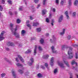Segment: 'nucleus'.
Returning a JSON list of instances; mask_svg holds the SVG:
<instances>
[{
  "instance_id": "nucleus-1",
  "label": "nucleus",
  "mask_w": 78,
  "mask_h": 78,
  "mask_svg": "<svg viewBox=\"0 0 78 78\" xmlns=\"http://www.w3.org/2000/svg\"><path fill=\"white\" fill-rule=\"evenodd\" d=\"M13 26H14V24L11 23L10 24V27L12 28V29H11L12 32L14 33V34L16 38H20V35L18 34H17V33L16 32V31L17 30V27H16L15 29H14L12 28Z\"/></svg>"
},
{
  "instance_id": "nucleus-2",
  "label": "nucleus",
  "mask_w": 78,
  "mask_h": 78,
  "mask_svg": "<svg viewBox=\"0 0 78 78\" xmlns=\"http://www.w3.org/2000/svg\"><path fill=\"white\" fill-rule=\"evenodd\" d=\"M73 49L71 47L67 48V50H69L68 52V54L69 55L68 58L69 59H72V58H73V53L72 52V51Z\"/></svg>"
},
{
  "instance_id": "nucleus-3",
  "label": "nucleus",
  "mask_w": 78,
  "mask_h": 78,
  "mask_svg": "<svg viewBox=\"0 0 78 78\" xmlns=\"http://www.w3.org/2000/svg\"><path fill=\"white\" fill-rule=\"evenodd\" d=\"M4 34H5V31H2L0 34V41L5 39V37H3Z\"/></svg>"
},
{
  "instance_id": "nucleus-4",
  "label": "nucleus",
  "mask_w": 78,
  "mask_h": 78,
  "mask_svg": "<svg viewBox=\"0 0 78 78\" xmlns=\"http://www.w3.org/2000/svg\"><path fill=\"white\" fill-rule=\"evenodd\" d=\"M63 61L65 63V64L66 65V66H67V67H70V65H69V62L66 61V59H63Z\"/></svg>"
},
{
  "instance_id": "nucleus-5",
  "label": "nucleus",
  "mask_w": 78,
  "mask_h": 78,
  "mask_svg": "<svg viewBox=\"0 0 78 78\" xmlns=\"http://www.w3.org/2000/svg\"><path fill=\"white\" fill-rule=\"evenodd\" d=\"M54 62V58L52 57L51 59V62H50V64L51 66H53V62Z\"/></svg>"
},
{
  "instance_id": "nucleus-6",
  "label": "nucleus",
  "mask_w": 78,
  "mask_h": 78,
  "mask_svg": "<svg viewBox=\"0 0 78 78\" xmlns=\"http://www.w3.org/2000/svg\"><path fill=\"white\" fill-rule=\"evenodd\" d=\"M58 66H60L62 68H64V67H65L64 65L61 62H58Z\"/></svg>"
},
{
  "instance_id": "nucleus-7",
  "label": "nucleus",
  "mask_w": 78,
  "mask_h": 78,
  "mask_svg": "<svg viewBox=\"0 0 78 78\" xmlns=\"http://www.w3.org/2000/svg\"><path fill=\"white\" fill-rule=\"evenodd\" d=\"M51 49L53 53H56L57 51H55L54 46H52L51 47Z\"/></svg>"
},
{
  "instance_id": "nucleus-8",
  "label": "nucleus",
  "mask_w": 78,
  "mask_h": 78,
  "mask_svg": "<svg viewBox=\"0 0 78 78\" xmlns=\"http://www.w3.org/2000/svg\"><path fill=\"white\" fill-rule=\"evenodd\" d=\"M12 72L13 77L15 78H16V77H17L16 73L14 71H12Z\"/></svg>"
},
{
  "instance_id": "nucleus-9",
  "label": "nucleus",
  "mask_w": 78,
  "mask_h": 78,
  "mask_svg": "<svg viewBox=\"0 0 78 78\" xmlns=\"http://www.w3.org/2000/svg\"><path fill=\"white\" fill-rule=\"evenodd\" d=\"M18 57L20 59V60L21 62H24V60L23 59V58H22V57H21V56H20L19 55H18Z\"/></svg>"
},
{
  "instance_id": "nucleus-10",
  "label": "nucleus",
  "mask_w": 78,
  "mask_h": 78,
  "mask_svg": "<svg viewBox=\"0 0 78 78\" xmlns=\"http://www.w3.org/2000/svg\"><path fill=\"white\" fill-rule=\"evenodd\" d=\"M63 19V16L61 15L60 17L58 22H61L62 20V19Z\"/></svg>"
},
{
  "instance_id": "nucleus-11",
  "label": "nucleus",
  "mask_w": 78,
  "mask_h": 78,
  "mask_svg": "<svg viewBox=\"0 0 78 78\" xmlns=\"http://www.w3.org/2000/svg\"><path fill=\"white\" fill-rule=\"evenodd\" d=\"M30 61L31 62V63L29 62V65L30 66H31V65L33 64V62H34V59H33V58H31L30 59Z\"/></svg>"
},
{
  "instance_id": "nucleus-12",
  "label": "nucleus",
  "mask_w": 78,
  "mask_h": 78,
  "mask_svg": "<svg viewBox=\"0 0 78 78\" xmlns=\"http://www.w3.org/2000/svg\"><path fill=\"white\" fill-rule=\"evenodd\" d=\"M76 64V66H78V64L76 62H75V61L74 60H73L71 62L72 65H74Z\"/></svg>"
},
{
  "instance_id": "nucleus-13",
  "label": "nucleus",
  "mask_w": 78,
  "mask_h": 78,
  "mask_svg": "<svg viewBox=\"0 0 78 78\" xmlns=\"http://www.w3.org/2000/svg\"><path fill=\"white\" fill-rule=\"evenodd\" d=\"M25 33H26V31H25V30H22L21 31V35L22 36H24Z\"/></svg>"
},
{
  "instance_id": "nucleus-14",
  "label": "nucleus",
  "mask_w": 78,
  "mask_h": 78,
  "mask_svg": "<svg viewBox=\"0 0 78 78\" xmlns=\"http://www.w3.org/2000/svg\"><path fill=\"white\" fill-rule=\"evenodd\" d=\"M65 14L66 16L67 19H69V15H68V12L67 11L66 12Z\"/></svg>"
},
{
  "instance_id": "nucleus-15",
  "label": "nucleus",
  "mask_w": 78,
  "mask_h": 78,
  "mask_svg": "<svg viewBox=\"0 0 78 78\" xmlns=\"http://www.w3.org/2000/svg\"><path fill=\"white\" fill-rule=\"evenodd\" d=\"M65 29H63V31L60 33V35H64V34H65Z\"/></svg>"
},
{
  "instance_id": "nucleus-16",
  "label": "nucleus",
  "mask_w": 78,
  "mask_h": 78,
  "mask_svg": "<svg viewBox=\"0 0 78 78\" xmlns=\"http://www.w3.org/2000/svg\"><path fill=\"white\" fill-rule=\"evenodd\" d=\"M39 25V23L38 22H37L36 23H34L33 24L34 27H36L37 25Z\"/></svg>"
},
{
  "instance_id": "nucleus-17",
  "label": "nucleus",
  "mask_w": 78,
  "mask_h": 78,
  "mask_svg": "<svg viewBox=\"0 0 78 78\" xmlns=\"http://www.w3.org/2000/svg\"><path fill=\"white\" fill-rule=\"evenodd\" d=\"M48 55H44L43 56V59H47V58H48Z\"/></svg>"
},
{
  "instance_id": "nucleus-18",
  "label": "nucleus",
  "mask_w": 78,
  "mask_h": 78,
  "mask_svg": "<svg viewBox=\"0 0 78 78\" xmlns=\"http://www.w3.org/2000/svg\"><path fill=\"white\" fill-rule=\"evenodd\" d=\"M31 52V50L30 49H28L27 50V51L25 52V53L27 54V53H30Z\"/></svg>"
},
{
  "instance_id": "nucleus-19",
  "label": "nucleus",
  "mask_w": 78,
  "mask_h": 78,
  "mask_svg": "<svg viewBox=\"0 0 78 78\" xmlns=\"http://www.w3.org/2000/svg\"><path fill=\"white\" fill-rule=\"evenodd\" d=\"M74 5L76 6L78 4V0H75L74 2Z\"/></svg>"
},
{
  "instance_id": "nucleus-20",
  "label": "nucleus",
  "mask_w": 78,
  "mask_h": 78,
  "mask_svg": "<svg viewBox=\"0 0 78 78\" xmlns=\"http://www.w3.org/2000/svg\"><path fill=\"white\" fill-rule=\"evenodd\" d=\"M41 28H37L36 30L37 32H40V31H41Z\"/></svg>"
},
{
  "instance_id": "nucleus-21",
  "label": "nucleus",
  "mask_w": 78,
  "mask_h": 78,
  "mask_svg": "<svg viewBox=\"0 0 78 78\" xmlns=\"http://www.w3.org/2000/svg\"><path fill=\"white\" fill-rule=\"evenodd\" d=\"M36 49H37V46H35V48L34 50V55H36Z\"/></svg>"
},
{
  "instance_id": "nucleus-22",
  "label": "nucleus",
  "mask_w": 78,
  "mask_h": 78,
  "mask_svg": "<svg viewBox=\"0 0 78 78\" xmlns=\"http://www.w3.org/2000/svg\"><path fill=\"white\" fill-rule=\"evenodd\" d=\"M58 73V69H55L54 71V74H56Z\"/></svg>"
},
{
  "instance_id": "nucleus-23",
  "label": "nucleus",
  "mask_w": 78,
  "mask_h": 78,
  "mask_svg": "<svg viewBox=\"0 0 78 78\" xmlns=\"http://www.w3.org/2000/svg\"><path fill=\"white\" fill-rule=\"evenodd\" d=\"M66 2V1L65 0H62L61 2V5H63L64 3Z\"/></svg>"
},
{
  "instance_id": "nucleus-24",
  "label": "nucleus",
  "mask_w": 78,
  "mask_h": 78,
  "mask_svg": "<svg viewBox=\"0 0 78 78\" xmlns=\"http://www.w3.org/2000/svg\"><path fill=\"white\" fill-rule=\"evenodd\" d=\"M68 3H69V5L71 6L72 5V0H69Z\"/></svg>"
},
{
  "instance_id": "nucleus-25",
  "label": "nucleus",
  "mask_w": 78,
  "mask_h": 78,
  "mask_svg": "<svg viewBox=\"0 0 78 78\" xmlns=\"http://www.w3.org/2000/svg\"><path fill=\"white\" fill-rule=\"evenodd\" d=\"M47 12V10H44L42 11L43 14H45V12Z\"/></svg>"
},
{
  "instance_id": "nucleus-26",
  "label": "nucleus",
  "mask_w": 78,
  "mask_h": 78,
  "mask_svg": "<svg viewBox=\"0 0 78 78\" xmlns=\"http://www.w3.org/2000/svg\"><path fill=\"white\" fill-rule=\"evenodd\" d=\"M40 43L41 44H43L44 42V39H43L41 38V40H40Z\"/></svg>"
},
{
  "instance_id": "nucleus-27",
  "label": "nucleus",
  "mask_w": 78,
  "mask_h": 78,
  "mask_svg": "<svg viewBox=\"0 0 78 78\" xmlns=\"http://www.w3.org/2000/svg\"><path fill=\"white\" fill-rule=\"evenodd\" d=\"M20 22H21V20H20L19 19H17V23H20Z\"/></svg>"
},
{
  "instance_id": "nucleus-28",
  "label": "nucleus",
  "mask_w": 78,
  "mask_h": 78,
  "mask_svg": "<svg viewBox=\"0 0 78 78\" xmlns=\"http://www.w3.org/2000/svg\"><path fill=\"white\" fill-rule=\"evenodd\" d=\"M76 12H74L73 13L72 16L75 17L76 16Z\"/></svg>"
},
{
  "instance_id": "nucleus-29",
  "label": "nucleus",
  "mask_w": 78,
  "mask_h": 78,
  "mask_svg": "<svg viewBox=\"0 0 78 78\" xmlns=\"http://www.w3.org/2000/svg\"><path fill=\"white\" fill-rule=\"evenodd\" d=\"M38 50L39 51H42V48L40 46H39L38 47Z\"/></svg>"
},
{
  "instance_id": "nucleus-30",
  "label": "nucleus",
  "mask_w": 78,
  "mask_h": 78,
  "mask_svg": "<svg viewBox=\"0 0 78 78\" xmlns=\"http://www.w3.org/2000/svg\"><path fill=\"white\" fill-rule=\"evenodd\" d=\"M16 65L17 66H20L21 67H22L23 66L22 65L20 64L19 63H16Z\"/></svg>"
},
{
  "instance_id": "nucleus-31",
  "label": "nucleus",
  "mask_w": 78,
  "mask_h": 78,
  "mask_svg": "<svg viewBox=\"0 0 78 78\" xmlns=\"http://www.w3.org/2000/svg\"><path fill=\"white\" fill-rule=\"evenodd\" d=\"M54 22H55V21L54 20H52L51 21V25L52 26H53L54 25L53 24V23H54Z\"/></svg>"
},
{
  "instance_id": "nucleus-32",
  "label": "nucleus",
  "mask_w": 78,
  "mask_h": 78,
  "mask_svg": "<svg viewBox=\"0 0 78 78\" xmlns=\"http://www.w3.org/2000/svg\"><path fill=\"white\" fill-rule=\"evenodd\" d=\"M37 76L39 77H42V75L41 74V73H39L37 75Z\"/></svg>"
},
{
  "instance_id": "nucleus-33",
  "label": "nucleus",
  "mask_w": 78,
  "mask_h": 78,
  "mask_svg": "<svg viewBox=\"0 0 78 78\" xmlns=\"http://www.w3.org/2000/svg\"><path fill=\"white\" fill-rule=\"evenodd\" d=\"M47 0H43V3L44 5H45V3H46V1Z\"/></svg>"
},
{
  "instance_id": "nucleus-34",
  "label": "nucleus",
  "mask_w": 78,
  "mask_h": 78,
  "mask_svg": "<svg viewBox=\"0 0 78 78\" xmlns=\"http://www.w3.org/2000/svg\"><path fill=\"white\" fill-rule=\"evenodd\" d=\"M5 75H6V74H5V73H3L2 74H1L2 77H4V76H5Z\"/></svg>"
},
{
  "instance_id": "nucleus-35",
  "label": "nucleus",
  "mask_w": 78,
  "mask_h": 78,
  "mask_svg": "<svg viewBox=\"0 0 78 78\" xmlns=\"http://www.w3.org/2000/svg\"><path fill=\"white\" fill-rule=\"evenodd\" d=\"M46 22H47L48 23H49L50 21H49V20L48 19V18H46Z\"/></svg>"
},
{
  "instance_id": "nucleus-36",
  "label": "nucleus",
  "mask_w": 78,
  "mask_h": 78,
  "mask_svg": "<svg viewBox=\"0 0 78 78\" xmlns=\"http://www.w3.org/2000/svg\"><path fill=\"white\" fill-rule=\"evenodd\" d=\"M19 11H22V10H23L22 9V7L20 6V8H19Z\"/></svg>"
},
{
  "instance_id": "nucleus-37",
  "label": "nucleus",
  "mask_w": 78,
  "mask_h": 78,
  "mask_svg": "<svg viewBox=\"0 0 78 78\" xmlns=\"http://www.w3.org/2000/svg\"><path fill=\"white\" fill-rule=\"evenodd\" d=\"M18 72L20 73H23V71L21 70H18Z\"/></svg>"
},
{
  "instance_id": "nucleus-38",
  "label": "nucleus",
  "mask_w": 78,
  "mask_h": 78,
  "mask_svg": "<svg viewBox=\"0 0 78 78\" xmlns=\"http://www.w3.org/2000/svg\"><path fill=\"white\" fill-rule=\"evenodd\" d=\"M65 47H66V46H65V45L62 46V50H64V48H65Z\"/></svg>"
},
{
  "instance_id": "nucleus-39",
  "label": "nucleus",
  "mask_w": 78,
  "mask_h": 78,
  "mask_svg": "<svg viewBox=\"0 0 78 78\" xmlns=\"http://www.w3.org/2000/svg\"><path fill=\"white\" fill-rule=\"evenodd\" d=\"M2 10H3V7L2 5H0V10L2 11Z\"/></svg>"
},
{
  "instance_id": "nucleus-40",
  "label": "nucleus",
  "mask_w": 78,
  "mask_h": 78,
  "mask_svg": "<svg viewBox=\"0 0 78 78\" xmlns=\"http://www.w3.org/2000/svg\"><path fill=\"white\" fill-rule=\"evenodd\" d=\"M41 68L42 69H43V70H44L45 69V67L42 65L41 66Z\"/></svg>"
},
{
  "instance_id": "nucleus-41",
  "label": "nucleus",
  "mask_w": 78,
  "mask_h": 78,
  "mask_svg": "<svg viewBox=\"0 0 78 78\" xmlns=\"http://www.w3.org/2000/svg\"><path fill=\"white\" fill-rule=\"evenodd\" d=\"M27 26L28 27H30V29H31V25H30V24H28L27 25Z\"/></svg>"
},
{
  "instance_id": "nucleus-42",
  "label": "nucleus",
  "mask_w": 78,
  "mask_h": 78,
  "mask_svg": "<svg viewBox=\"0 0 78 78\" xmlns=\"http://www.w3.org/2000/svg\"><path fill=\"white\" fill-rule=\"evenodd\" d=\"M78 54H77V53H76V59H78Z\"/></svg>"
},
{
  "instance_id": "nucleus-43",
  "label": "nucleus",
  "mask_w": 78,
  "mask_h": 78,
  "mask_svg": "<svg viewBox=\"0 0 78 78\" xmlns=\"http://www.w3.org/2000/svg\"><path fill=\"white\" fill-rule=\"evenodd\" d=\"M34 1L35 3H37L39 2V0H34Z\"/></svg>"
},
{
  "instance_id": "nucleus-44",
  "label": "nucleus",
  "mask_w": 78,
  "mask_h": 78,
  "mask_svg": "<svg viewBox=\"0 0 78 78\" xmlns=\"http://www.w3.org/2000/svg\"><path fill=\"white\" fill-rule=\"evenodd\" d=\"M68 39H70L71 38V36L70 35H69L68 37Z\"/></svg>"
},
{
  "instance_id": "nucleus-45",
  "label": "nucleus",
  "mask_w": 78,
  "mask_h": 78,
  "mask_svg": "<svg viewBox=\"0 0 78 78\" xmlns=\"http://www.w3.org/2000/svg\"><path fill=\"white\" fill-rule=\"evenodd\" d=\"M73 46L74 47H78V45H76V44H75V45L73 44Z\"/></svg>"
},
{
  "instance_id": "nucleus-46",
  "label": "nucleus",
  "mask_w": 78,
  "mask_h": 78,
  "mask_svg": "<svg viewBox=\"0 0 78 78\" xmlns=\"http://www.w3.org/2000/svg\"><path fill=\"white\" fill-rule=\"evenodd\" d=\"M2 3L3 4H5V0H2Z\"/></svg>"
},
{
  "instance_id": "nucleus-47",
  "label": "nucleus",
  "mask_w": 78,
  "mask_h": 78,
  "mask_svg": "<svg viewBox=\"0 0 78 78\" xmlns=\"http://www.w3.org/2000/svg\"><path fill=\"white\" fill-rule=\"evenodd\" d=\"M56 3L59 4V0H56Z\"/></svg>"
},
{
  "instance_id": "nucleus-48",
  "label": "nucleus",
  "mask_w": 78,
  "mask_h": 78,
  "mask_svg": "<svg viewBox=\"0 0 78 78\" xmlns=\"http://www.w3.org/2000/svg\"><path fill=\"white\" fill-rule=\"evenodd\" d=\"M45 66L46 67H48V65L47 63H45Z\"/></svg>"
},
{
  "instance_id": "nucleus-49",
  "label": "nucleus",
  "mask_w": 78,
  "mask_h": 78,
  "mask_svg": "<svg viewBox=\"0 0 78 78\" xmlns=\"http://www.w3.org/2000/svg\"><path fill=\"white\" fill-rule=\"evenodd\" d=\"M7 45L8 46H10V42H9L7 43Z\"/></svg>"
},
{
  "instance_id": "nucleus-50",
  "label": "nucleus",
  "mask_w": 78,
  "mask_h": 78,
  "mask_svg": "<svg viewBox=\"0 0 78 78\" xmlns=\"http://www.w3.org/2000/svg\"><path fill=\"white\" fill-rule=\"evenodd\" d=\"M45 36H46L48 37V36H49V34H48V33H47L46 34Z\"/></svg>"
},
{
  "instance_id": "nucleus-51",
  "label": "nucleus",
  "mask_w": 78,
  "mask_h": 78,
  "mask_svg": "<svg viewBox=\"0 0 78 78\" xmlns=\"http://www.w3.org/2000/svg\"><path fill=\"white\" fill-rule=\"evenodd\" d=\"M10 46H13V45H14V44L12 43H10Z\"/></svg>"
},
{
  "instance_id": "nucleus-52",
  "label": "nucleus",
  "mask_w": 78,
  "mask_h": 78,
  "mask_svg": "<svg viewBox=\"0 0 78 78\" xmlns=\"http://www.w3.org/2000/svg\"><path fill=\"white\" fill-rule=\"evenodd\" d=\"M16 61H17V62H19V60H18V58H16Z\"/></svg>"
},
{
  "instance_id": "nucleus-53",
  "label": "nucleus",
  "mask_w": 78,
  "mask_h": 78,
  "mask_svg": "<svg viewBox=\"0 0 78 78\" xmlns=\"http://www.w3.org/2000/svg\"><path fill=\"white\" fill-rule=\"evenodd\" d=\"M39 65H37V69H39Z\"/></svg>"
},
{
  "instance_id": "nucleus-54",
  "label": "nucleus",
  "mask_w": 78,
  "mask_h": 78,
  "mask_svg": "<svg viewBox=\"0 0 78 78\" xmlns=\"http://www.w3.org/2000/svg\"><path fill=\"white\" fill-rule=\"evenodd\" d=\"M55 9H52V11H53V12H55Z\"/></svg>"
},
{
  "instance_id": "nucleus-55",
  "label": "nucleus",
  "mask_w": 78,
  "mask_h": 78,
  "mask_svg": "<svg viewBox=\"0 0 78 78\" xmlns=\"http://www.w3.org/2000/svg\"><path fill=\"white\" fill-rule=\"evenodd\" d=\"M30 20H33V17H32L31 16H30Z\"/></svg>"
},
{
  "instance_id": "nucleus-56",
  "label": "nucleus",
  "mask_w": 78,
  "mask_h": 78,
  "mask_svg": "<svg viewBox=\"0 0 78 78\" xmlns=\"http://www.w3.org/2000/svg\"><path fill=\"white\" fill-rule=\"evenodd\" d=\"M72 69H75V67L73 66H72Z\"/></svg>"
},
{
  "instance_id": "nucleus-57",
  "label": "nucleus",
  "mask_w": 78,
  "mask_h": 78,
  "mask_svg": "<svg viewBox=\"0 0 78 78\" xmlns=\"http://www.w3.org/2000/svg\"><path fill=\"white\" fill-rule=\"evenodd\" d=\"M29 22V20H28L27 21L26 23H28Z\"/></svg>"
},
{
  "instance_id": "nucleus-58",
  "label": "nucleus",
  "mask_w": 78,
  "mask_h": 78,
  "mask_svg": "<svg viewBox=\"0 0 78 78\" xmlns=\"http://www.w3.org/2000/svg\"><path fill=\"white\" fill-rule=\"evenodd\" d=\"M12 1H10V4L12 5Z\"/></svg>"
},
{
  "instance_id": "nucleus-59",
  "label": "nucleus",
  "mask_w": 78,
  "mask_h": 78,
  "mask_svg": "<svg viewBox=\"0 0 78 78\" xmlns=\"http://www.w3.org/2000/svg\"><path fill=\"white\" fill-rule=\"evenodd\" d=\"M39 6H40V5H38L37 6V8H38L39 7Z\"/></svg>"
},
{
  "instance_id": "nucleus-60",
  "label": "nucleus",
  "mask_w": 78,
  "mask_h": 78,
  "mask_svg": "<svg viewBox=\"0 0 78 78\" xmlns=\"http://www.w3.org/2000/svg\"><path fill=\"white\" fill-rule=\"evenodd\" d=\"M52 37L54 39H55V36H52Z\"/></svg>"
},
{
  "instance_id": "nucleus-61",
  "label": "nucleus",
  "mask_w": 78,
  "mask_h": 78,
  "mask_svg": "<svg viewBox=\"0 0 78 78\" xmlns=\"http://www.w3.org/2000/svg\"><path fill=\"white\" fill-rule=\"evenodd\" d=\"M8 3H10V1H8Z\"/></svg>"
},
{
  "instance_id": "nucleus-62",
  "label": "nucleus",
  "mask_w": 78,
  "mask_h": 78,
  "mask_svg": "<svg viewBox=\"0 0 78 78\" xmlns=\"http://www.w3.org/2000/svg\"><path fill=\"white\" fill-rule=\"evenodd\" d=\"M6 49L7 50H9V48H6Z\"/></svg>"
},
{
  "instance_id": "nucleus-63",
  "label": "nucleus",
  "mask_w": 78,
  "mask_h": 78,
  "mask_svg": "<svg viewBox=\"0 0 78 78\" xmlns=\"http://www.w3.org/2000/svg\"><path fill=\"white\" fill-rule=\"evenodd\" d=\"M10 15H12V13L11 12H10Z\"/></svg>"
},
{
  "instance_id": "nucleus-64",
  "label": "nucleus",
  "mask_w": 78,
  "mask_h": 78,
  "mask_svg": "<svg viewBox=\"0 0 78 78\" xmlns=\"http://www.w3.org/2000/svg\"><path fill=\"white\" fill-rule=\"evenodd\" d=\"M76 76H77V78H78V74H76Z\"/></svg>"
}]
</instances>
